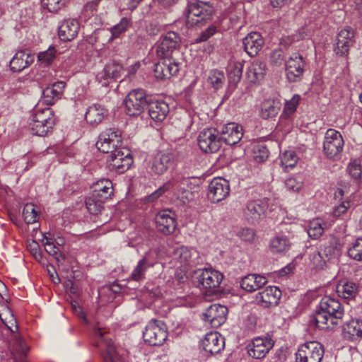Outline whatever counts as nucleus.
I'll return each mask as SVG.
<instances>
[{
  "mask_svg": "<svg viewBox=\"0 0 362 362\" xmlns=\"http://www.w3.org/2000/svg\"><path fill=\"white\" fill-rule=\"evenodd\" d=\"M344 317L340 303L334 298L325 297L320 301L311 322L321 329H333L341 323Z\"/></svg>",
  "mask_w": 362,
  "mask_h": 362,
  "instance_id": "nucleus-1",
  "label": "nucleus"
},
{
  "mask_svg": "<svg viewBox=\"0 0 362 362\" xmlns=\"http://www.w3.org/2000/svg\"><path fill=\"white\" fill-rule=\"evenodd\" d=\"M54 125V115L51 109L48 107L36 110L29 124L31 133L40 136L46 135Z\"/></svg>",
  "mask_w": 362,
  "mask_h": 362,
  "instance_id": "nucleus-2",
  "label": "nucleus"
},
{
  "mask_svg": "<svg viewBox=\"0 0 362 362\" xmlns=\"http://www.w3.org/2000/svg\"><path fill=\"white\" fill-rule=\"evenodd\" d=\"M149 97L142 89L130 92L124 100L125 112L129 116H138L147 108Z\"/></svg>",
  "mask_w": 362,
  "mask_h": 362,
  "instance_id": "nucleus-3",
  "label": "nucleus"
},
{
  "mask_svg": "<svg viewBox=\"0 0 362 362\" xmlns=\"http://www.w3.org/2000/svg\"><path fill=\"white\" fill-rule=\"evenodd\" d=\"M168 337L166 325L160 320H151L143 333L146 343L151 346H160Z\"/></svg>",
  "mask_w": 362,
  "mask_h": 362,
  "instance_id": "nucleus-4",
  "label": "nucleus"
},
{
  "mask_svg": "<svg viewBox=\"0 0 362 362\" xmlns=\"http://www.w3.org/2000/svg\"><path fill=\"white\" fill-rule=\"evenodd\" d=\"M180 37L175 32L168 33L157 47L158 57L178 59L180 54Z\"/></svg>",
  "mask_w": 362,
  "mask_h": 362,
  "instance_id": "nucleus-5",
  "label": "nucleus"
},
{
  "mask_svg": "<svg viewBox=\"0 0 362 362\" xmlns=\"http://www.w3.org/2000/svg\"><path fill=\"white\" fill-rule=\"evenodd\" d=\"M324 355L322 345L315 341L301 345L296 354V362H320Z\"/></svg>",
  "mask_w": 362,
  "mask_h": 362,
  "instance_id": "nucleus-6",
  "label": "nucleus"
},
{
  "mask_svg": "<svg viewBox=\"0 0 362 362\" xmlns=\"http://www.w3.org/2000/svg\"><path fill=\"white\" fill-rule=\"evenodd\" d=\"M223 278L221 273L211 268L196 271L194 275L199 284L209 293H213L219 286Z\"/></svg>",
  "mask_w": 362,
  "mask_h": 362,
  "instance_id": "nucleus-7",
  "label": "nucleus"
},
{
  "mask_svg": "<svg viewBox=\"0 0 362 362\" xmlns=\"http://www.w3.org/2000/svg\"><path fill=\"white\" fill-rule=\"evenodd\" d=\"M121 133L119 130L109 129L102 132L96 142L97 148L103 153H114L121 144Z\"/></svg>",
  "mask_w": 362,
  "mask_h": 362,
  "instance_id": "nucleus-8",
  "label": "nucleus"
},
{
  "mask_svg": "<svg viewBox=\"0 0 362 362\" xmlns=\"http://www.w3.org/2000/svg\"><path fill=\"white\" fill-rule=\"evenodd\" d=\"M198 144L201 150L205 153H214L221 146V138L216 129H206L200 132L198 136Z\"/></svg>",
  "mask_w": 362,
  "mask_h": 362,
  "instance_id": "nucleus-9",
  "label": "nucleus"
},
{
  "mask_svg": "<svg viewBox=\"0 0 362 362\" xmlns=\"http://www.w3.org/2000/svg\"><path fill=\"white\" fill-rule=\"evenodd\" d=\"M107 168L111 171L123 173L133 163V158L129 150L118 149L112 153L107 159Z\"/></svg>",
  "mask_w": 362,
  "mask_h": 362,
  "instance_id": "nucleus-10",
  "label": "nucleus"
},
{
  "mask_svg": "<svg viewBox=\"0 0 362 362\" xmlns=\"http://www.w3.org/2000/svg\"><path fill=\"white\" fill-rule=\"evenodd\" d=\"M344 139L341 134L333 129L325 133L323 148L325 153L330 158H334L343 150Z\"/></svg>",
  "mask_w": 362,
  "mask_h": 362,
  "instance_id": "nucleus-11",
  "label": "nucleus"
},
{
  "mask_svg": "<svg viewBox=\"0 0 362 362\" xmlns=\"http://www.w3.org/2000/svg\"><path fill=\"white\" fill-rule=\"evenodd\" d=\"M154 65L155 77L158 80H166L175 76L179 71L178 59L159 57Z\"/></svg>",
  "mask_w": 362,
  "mask_h": 362,
  "instance_id": "nucleus-12",
  "label": "nucleus"
},
{
  "mask_svg": "<svg viewBox=\"0 0 362 362\" xmlns=\"http://www.w3.org/2000/svg\"><path fill=\"white\" fill-rule=\"evenodd\" d=\"M214 9L205 1H193L188 4L187 18L192 23H197L209 18L213 13Z\"/></svg>",
  "mask_w": 362,
  "mask_h": 362,
  "instance_id": "nucleus-13",
  "label": "nucleus"
},
{
  "mask_svg": "<svg viewBox=\"0 0 362 362\" xmlns=\"http://www.w3.org/2000/svg\"><path fill=\"white\" fill-rule=\"evenodd\" d=\"M305 62L301 55L293 54L286 62V74L290 82H296L301 79L304 72Z\"/></svg>",
  "mask_w": 362,
  "mask_h": 362,
  "instance_id": "nucleus-14",
  "label": "nucleus"
},
{
  "mask_svg": "<svg viewBox=\"0 0 362 362\" xmlns=\"http://www.w3.org/2000/svg\"><path fill=\"white\" fill-rule=\"evenodd\" d=\"M230 193V186L228 180L216 177L209 185L208 197L212 202H219L226 199Z\"/></svg>",
  "mask_w": 362,
  "mask_h": 362,
  "instance_id": "nucleus-15",
  "label": "nucleus"
},
{
  "mask_svg": "<svg viewBox=\"0 0 362 362\" xmlns=\"http://www.w3.org/2000/svg\"><path fill=\"white\" fill-rule=\"evenodd\" d=\"M228 309L220 304L210 305L203 313V320L209 322L213 327H218L226 320Z\"/></svg>",
  "mask_w": 362,
  "mask_h": 362,
  "instance_id": "nucleus-16",
  "label": "nucleus"
},
{
  "mask_svg": "<svg viewBox=\"0 0 362 362\" xmlns=\"http://www.w3.org/2000/svg\"><path fill=\"white\" fill-rule=\"evenodd\" d=\"M225 346L224 338L217 332H211L206 334L202 341L203 351L206 355L219 353Z\"/></svg>",
  "mask_w": 362,
  "mask_h": 362,
  "instance_id": "nucleus-17",
  "label": "nucleus"
},
{
  "mask_svg": "<svg viewBox=\"0 0 362 362\" xmlns=\"http://www.w3.org/2000/svg\"><path fill=\"white\" fill-rule=\"evenodd\" d=\"M266 209L267 205L262 200L251 201L244 209V217L252 224L257 223L264 216Z\"/></svg>",
  "mask_w": 362,
  "mask_h": 362,
  "instance_id": "nucleus-18",
  "label": "nucleus"
},
{
  "mask_svg": "<svg viewBox=\"0 0 362 362\" xmlns=\"http://www.w3.org/2000/svg\"><path fill=\"white\" fill-rule=\"evenodd\" d=\"M354 31L351 27L341 30L337 35L335 52L340 56L346 55L354 43Z\"/></svg>",
  "mask_w": 362,
  "mask_h": 362,
  "instance_id": "nucleus-19",
  "label": "nucleus"
},
{
  "mask_svg": "<svg viewBox=\"0 0 362 362\" xmlns=\"http://www.w3.org/2000/svg\"><path fill=\"white\" fill-rule=\"evenodd\" d=\"M274 342L271 339L257 337L248 345V354L255 358H262L273 347Z\"/></svg>",
  "mask_w": 362,
  "mask_h": 362,
  "instance_id": "nucleus-20",
  "label": "nucleus"
},
{
  "mask_svg": "<svg viewBox=\"0 0 362 362\" xmlns=\"http://www.w3.org/2000/svg\"><path fill=\"white\" fill-rule=\"evenodd\" d=\"M243 136V128L235 122H230L223 127L221 135V141H224L228 145H235L238 143Z\"/></svg>",
  "mask_w": 362,
  "mask_h": 362,
  "instance_id": "nucleus-21",
  "label": "nucleus"
},
{
  "mask_svg": "<svg viewBox=\"0 0 362 362\" xmlns=\"http://www.w3.org/2000/svg\"><path fill=\"white\" fill-rule=\"evenodd\" d=\"M281 292L276 286H268L258 293L256 299L258 303L266 308L277 305L281 298Z\"/></svg>",
  "mask_w": 362,
  "mask_h": 362,
  "instance_id": "nucleus-22",
  "label": "nucleus"
},
{
  "mask_svg": "<svg viewBox=\"0 0 362 362\" xmlns=\"http://www.w3.org/2000/svg\"><path fill=\"white\" fill-rule=\"evenodd\" d=\"M122 71V66L119 64L115 62L107 64L103 71L97 75V80L103 86H107L109 84L108 80H117L120 78Z\"/></svg>",
  "mask_w": 362,
  "mask_h": 362,
  "instance_id": "nucleus-23",
  "label": "nucleus"
},
{
  "mask_svg": "<svg viewBox=\"0 0 362 362\" xmlns=\"http://www.w3.org/2000/svg\"><path fill=\"white\" fill-rule=\"evenodd\" d=\"M264 40L259 33L252 32L243 40L245 51L250 57L256 56L264 45Z\"/></svg>",
  "mask_w": 362,
  "mask_h": 362,
  "instance_id": "nucleus-24",
  "label": "nucleus"
},
{
  "mask_svg": "<svg viewBox=\"0 0 362 362\" xmlns=\"http://www.w3.org/2000/svg\"><path fill=\"white\" fill-rule=\"evenodd\" d=\"M28 349L21 336L14 335L10 344V351L14 362H26L25 357Z\"/></svg>",
  "mask_w": 362,
  "mask_h": 362,
  "instance_id": "nucleus-25",
  "label": "nucleus"
},
{
  "mask_svg": "<svg viewBox=\"0 0 362 362\" xmlns=\"http://www.w3.org/2000/svg\"><path fill=\"white\" fill-rule=\"evenodd\" d=\"M157 229L165 235L174 232L176 228L175 220L166 211L159 212L155 218Z\"/></svg>",
  "mask_w": 362,
  "mask_h": 362,
  "instance_id": "nucleus-26",
  "label": "nucleus"
},
{
  "mask_svg": "<svg viewBox=\"0 0 362 362\" xmlns=\"http://www.w3.org/2000/svg\"><path fill=\"white\" fill-rule=\"evenodd\" d=\"M95 334L100 339V343L104 344L106 348V355L104 356L105 362H122L120 356L118 355L115 346H113L112 341L110 339H107L104 337V332L100 329H96ZM97 346L99 345L98 342Z\"/></svg>",
  "mask_w": 362,
  "mask_h": 362,
  "instance_id": "nucleus-27",
  "label": "nucleus"
},
{
  "mask_svg": "<svg viewBox=\"0 0 362 362\" xmlns=\"http://www.w3.org/2000/svg\"><path fill=\"white\" fill-rule=\"evenodd\" d=\"M78 30L79 23L76 20H66L59 28V37L64 41L71 40L77 35Z\"/></svg>",
  "mask_w": 362,
  "mask_h": 362,
  "instance_id": "nucleus-28",
  "label": "nucleus"
},
{
  "mask_svg": "<svg viewBox=\"0 0 362 362\" xmlns=\"http://www.w3.org/2000/svg\"><path fill=\"white\" fill-rule=\"evenodd\" d=\"M148 115L156 122L163 120L169 112L168 105L163 101H148Z\"/></svg>",
  "mask_w": 362,
  "mask_h": 362,
  "instance_id": "nucleus-29",
  "label": "nucleus"
},
{
  "mask_svg": "<svg viewBox=\"0 0 362 362\" xmlns=\"http://www.w3.org/2000/svg\"><path fill=\"white\" fill-rule=\"evenodd\" d=\"M267 283L265 276L259 274H251L242 279L240 286L243 289L252 292L261 288Z\"/></svg>",
  "mask_w": 362,
  "mask_h": 362,
  "instance_id": "nucleus-30",
  "label": "nucleus"
},
{
  "mask_svg": "<svg viewBox=\"0 0 362 362\" xmlns=\"http://www.w3.org/2000/svg\"><path fill=\"white\" fill-rule=\"evenodd\" d=\"M64 88L65 83L58 81L45 88L42 92L44 103L47 105L54 104L61 98Z\"/></svg>",
  "mask_w": 362,
  "mask_h": 362,
  "instance_id": "nucleus-31",
  "label": "nucleus"
},
{
  "mask_svg": "<svg viewBox=\"0 0 362 362\" xmlns=\"http://www.w3.org/2000/svg\"><path fill=\"white\" fill-rule=\"evenodd\" d=\"M34 61V57L25 51L16 52L10 62V67L13 71H21L30 66Z\"/></svg>",
  "mask_w": 362,
  "mask_h": 362,
  "instance_id": "nucleus-32",
  "label": "nucleus"
},
{
  "mask_svg": "<svg viewBox=\"0 0 362 362\" xmlns=\"http://www.w3.org/2000/svg\"><path fill=\"white\" fill-rule=\"evenodd\" d=\"M174 155L172 153H163L157 155L152 165V170L157 175L163 174L174 162Z\"/></svg>",
  "mask_w": 362,
  "mask_h": 362,
  "instance_id": "nucleus-33",
  "label": "nucleus"
},
{
  "mask_svg": "<svg viewBox=\"0 0 362 362\" xmlns=\"http://www.w3.org/2000/svg\"><path fill=\"white\" fill-rule=\"evenodd\" d=\"M92 194L106 201L113 194L112 183L109 180H100L93 185Z\"/></svg>",
  "mask_w": 362,
  "mask_h": 362,
  "instance_id": "nucleus-34",
  "label": "nucleus"
},
{
  "mask_svg": "<svg viewBox=\"0 0 362 362\" xmlns=\"http://www.w3.org/2000/svg\"><path fill=\"white\" fill-rule=\"evenodd\" d=\"M107 111L103 106L98 104L93 105L87 110L86 120L91 125H95L103 121L107 115Z\"/></svg>",
  "mask_w": 362,
  "mask_h": 362,
  "instance_id": "nucleus-35",
  "label": "nucleus"
},
{
  "mask_svg": "<svg viewBox=\"0 0 362 362\" xmlns=\"http://www.w3.org/2000/svg\"><path fill=\"white\" fill-rule=\"evenodd\" d=\"M341 245L338 239L335 237H330L328 242L321 246L320 251L325 257V260H330L337 257L340 254Z\"/></svg>",
  "mask_w": 362,
  "mask_h": 362,
  "instance_id": "nucleus-36",
  "label": "nucleus"
},
{
  "mask_svg": "<svg viewBox=\"0 0 362 362\" xmlns=\"http://www.w3.org/2000/svg\"><path fill=\"white\" fill-rule=\"evenodd\" d=\"M281 107V104L278 99L264 100L261 105V116L267 119L276 116Z\"/></svg>",
  "mask_w": 362,
  "mask_h": 362,
  "instance_id": "nucleus-37",
  "label": "nucleus"
},
{
  "mask_svg": "<svg viewBox=\"0 0 362 362\" xmlns=\"http://www.w3.org/2000/svg\"><path fill=\"white\" fill-rule=\"evenodd\" d=\"M342 330L344 333L348 334L350 337H362V321L359 320H348L346 317L345 321L341 323Z\"/></svg>",
  "mask_w": 362,
  "mask_h": 362,
  "instance_id": "nucleus-38",
  "label": "nucleus"
},
{
  "mask_svg": "<svg viewBox=\"0 0 362 362\" xmlns=\"http://www.w3.org/2000/svg\"><path fill=\"white\" fill-rule=\"evenodd\" d=\"M266 72V64L263 62L255 61L249 67L246 75L251 83L263 78Z\"/></svg>",
  "mask_w": 362,
  "mask_h": 362,
  "instance_id": "nucleus-39",
  "label": "nucleus"
},
{
  "mask_svg": "<svg viewBox=\"0 0 362 362\" xmlns=\"http://www.w3.org/2000/svg\"><path fill=\"white\" fill-rule=\"evenodd\" d=\"M327 223L319 219H314L309 223L308 233L313 239H318L327 228Z\"/></svg>",
  "mask_w": 362,
  "mask_h": 362,
  "instance_id": "nucleus-40",
  "label": "nucleus"
},
{
  "mask_svg": "<svg viewBox=\"0 0 362 362\" xmlns=\"http://www.w3.org/2000/svg\"><path fill=\"white\" fill-rule=\"evenodd\" d=\"M337 292L339 296L344 298L349 299L354 298L357 292V286L353 282H345L339 284L337 286Z\"/></svg>",
  "mask_w": 362,
  "mask_h": 362,
  "instance_id": "nucleus-41",
  "label": "nucleus"
},
{
  "mask_svg": "<svg viewBox=\"0 0 362 362\" xmlns=\"http://www.w3.org/2000/svg\"><path fill=\"white\" fill-rule=\"evenodd\" d=\"M243 65L241 62H233L228 66V76L230 83L236 85L242 77Z\"/></svg>",
  "mask_w": 362,
  "mask_h": 362,
  "instance_id": "nucleus-42",
  "label": "nucleus"
},
{
  "mask_svg": "<svg viewBox=\"0 0 362 362\" xmlns=\"http://www.w3.org/2000/svg\"><path fill=\"white\" fill-rule=\"evenodd\" d=\"M290 242L286 237L277 236L273 238L270 243V248L273 252L281 253L288 250Z\"/></svg>",
  "mask_w": 362,
  "mask_h": 362,
  "instance_id": "nucleus-43",
  "label": "nucleus"
},
{
  "mask_svg": "<svg viewBox=\"0 0 362 362\" xmlns=\"http://www.w3.org/2000/svg\"><path fill=\"white\" fill-rule=\"evenodd\" d=\"M196 255L195 250H192L187 247L182 246L175 250V256L181 263L189 264L192 262L193 257Z\"/></svg>",
  "mask_w": 362,
  "mask_h": 362,
  "instance_id": "nucleus-44",
  "label": "nucleus"
},
{
  "mask_svg": "<svg viewBox=\"0 0 362 362\" xmlns=\"http://www.w3.org/2000/svg\"><path fill=\"white\" fill-rule=\"evenodd\" d=\"M0 319L2 322L12 332H14L15 330L18 329V326L16 324V320L11 313V310L8 308H2V310H0Z\"/></svg>",
  "mask_w": 362,
  "mask_h": 362,
  "instance_id": "nucleus-45",
  "label": "nucleus"
},
{
  "mask_svg": "<svg viewBox=\"0 0 362 362\" xmlns=\"http://www.w3.org/2000/svg\"><path fill=\"white\" fill-rule=\"evenodd\" d=\"M105 201L99 197H96L93 194L86 199V205L88 211L93 214H98L103 209V204Z\"/></svg>",
  "mask_w": 362,
  "mask_h": 362,
  "instance_id": "nucleus-46",
  "label": "nucleus"
},
{
  "mask_svg": "<svg viewBox=\"0 0 362 362\" xmlns=\"http://www.w3.org/2000/svg\"><path fill=\"white\" fill-rule=\"evenodd\" d=\"M208 82L215 89L222 87L225 82V76L223 71L218 70L211 71L207 78Z\"/></svg>",
  "mask_w": 362,
  "mask_h": 362,
  "instance_id": "nucleus-47",
  "label": "nucleus"
},
{
  "mask_svg": "<svg viewBox=\"0 0 362 362\" xmlns=\"http://www.w3.org/2000/svg\"><path fill=\"white\" fill-rule=\"evenodd\" d=\"M148 267V260L146 257L141 259L137 266L132 272L130 278L134 281H140L144 278L145 272Z\"/></svg>",
  "mask_w": 362,
  "mask_h": 362,
  "instance_id": "nucleus-48",
  "label": "nucleus"
},
{
  "mask_svg": "<svg viewBox=\"0 0 362 362\" xmlns=\"http://www.w3.org/2000/svg\"><path fill=\"white\" fill-rule=\"evenodd\" d=\"M23 216L28 224H31L37 221V212L32 204H27L23 208Z\"/></svg>",
  "mask_w": 362,
  "mask_h": 362,
  "instance_id": "nucleus-49",
  "label": "nucleus"
},
{
  "mask_svg": "<svg viewBox=\"0 0 362 362\" xmlns=\"http://www.w3.org/2000/svg\"><path fill=\"white\" fill-rule=\"evenodd\" d=\"M269 157V151L263 144H258L253 148V158L257 163L264 162Z\"/></svg>",
  "mask_w": 362,
  "mask_h": 362,
  "instance_id": "nucleus-50",
  "label": "nucleus"
},
{
  "mask_svg": "<svg viewBox=\"0 0 362 362\" xmlns=\"http://www.w3.org/2000/svg\"><path fill=\"white\" fill-rule=\"evenodd\" d=\"M349 256L357 261L362 260V238H358L348 251Z\"/></svg>",
  "mask_w": 362,
  "mask_h": 362,
  "instance_id": "nucleus-51",
  "label": "nucleus"
},
{
  "mask_svg": "<svg viewBox=\"0 0 362 362\" xmlns=\"http://www.w3.org/2000/svg\"><path fill=\"white\" fill-rule=\"evenodd\" d=\"M44 245L46 252L51 255L55 256V259L58 263H60L62 260L65 259V255L62 253H58L59 249L53 244V243H51L47 240V241L44 243Z\"/></svg>",
  "mask_w": 362,
  "mask_h": 362,
  "instance_id": "nucleus-52",
  "label": "nucleus"
},
{
  "mask_svg": "<svg viewBox=\"0 0 362 362\" xmlns=\"http://www.w3.org/2000/svg\"><path fill=\"white\" fill-rule=\"evenodd\" d=\"M300 100V96L298 94L294 95L290 100L286 101L284 107V113L288 116L293 113L296 111Z\"/></svg>",
  "mask_w": 362,
  "mask_h": 362,
  "instance_id": "nucleus-53",
  "label": "nucleus"
},
{
  "mask_svg": "<svg viewBox=\"0 0 362 362\" xmlns=\"http://www.w3.org/2000/svg\"><path fill=\"white\" fill-rule=\"evenodd\" d=\"M173 185H174V183H173V180H169V181L166 182L163 186L159 187L156 192H154L153 194H151L148 197V202H153L155 199H158L163 194H164L165 192H167L171 187H173Z\"/></svg>",
  "mask_w": 362,
  "mask_h": 362,
  "instance_id": "nucleus-54",
  "label": "nucleus"
},
{
  "mask_svg": "<svg viewBox=\"0 0 362 362\" xmlns=\"http://www.w3.org/2000/svg\"><path fill=\"white\" fill-rule=\"evenodd\" d=\"M237 235L244 241L252 242L255 237V232L250 228H241L237 232Z\"/></svg>",
  "mask_w": 362,
  "mask_h": 362,
  "instance_id": "nucleus-55",
  "label": "nucleus"
},
{
  "mask_svg": "<svg viewBox=\"0 0 362 362\" xmlns=\"http://www.w3.org/2000/svg\"><path fill=\"white\" fill-rule=\"evenodd\" d=\"M281 159L282 165L286 167H293L297 162V156L293 151H286Z\"/></svg>",
  "mask_w": 362,
  "mask_h": 362,
  "instance_id": "nucleus-56",
  "label": "nucleus"
},
{
  "mask_svg": "<svg viewBox=\"0 0 362 362\" xmlns=\"http://www.w3.org/2000/svg\"><path fill=\"white\" fill-rule=\"evenodd\" d=\"M129 21L127 18H123L121 21L112 28V34L114 37H117L124 32L129 26Z\"/></svg>",
  "mask_w": 362,
  "mask_h": 362,
  "instance_id": "nucleus-57",
  "label": "nucleus"
},
{
  "mask_svg": "<svg viewBox=\"0 0 362 362\" xmlns=\"http://www.w3.org/2000/svg\"><path fill=\"white\" fill-rule=\"evenodd\" d=\"M326 258L323 255L322 252L320 250L315 252L311 258V261L313 265L317 269H323L328 260H325Z\"/></svg>",
  "mask_w": 362,
  "mask_h": 362,
  "instance_id": "nucleus-58",
  "label": "nucleus"
},
{
  "mask_svg": "<svg viewBox=\"0 0 362 362\" xmlns=\"http://www.w3.org/2000/svg\"><path fill=\"white\" fill-rule=\"evenodd\" d=\"M37 57L39 61L48 64L55 57V49L53 47H49L47 50L40 52Z\"/></svg>",
  "mask_w": 362,
  "mask_h": 362,
  "instance_id": "nucleus-59",
  "label": "nucleus"
},
{
  "mask_svg": "<svg viewBox=\"0 0 362 362\" xmlns=\"http://www.w3.org/2000/svg\"><path fill=\"white\" fill-rule=\"evenodd\" d=\"M272 64L276 66H280L284 61V52L281 49H274L270 55Z\"/></svg>",
  "mask_w": 362,
  "mask_h": 362,
  "instance_id": "nucleus-60",
  "label": "nucleus"
},
{
  "mask_svg": "<svg viewBox=\"0 0 362 362\" xmlns=\"http://www.w3.org/2000/svg\"><path fill=\"white\" fill-rule=\"evenodd\" d=\"M217 31V28L214 25H211L205 30L202 31L197 42H204L207 40L210 37L213 36Z\"/></svg>",
  "mask_w": 362,
  "mask_h": 362,
  "instance_id": "nucleus-61",
  "label": "nucleus"
},
{
  "mask_svg": "<svg viewBox=\"0 0 362 362\" xmlns=\"http://www.w3.org/2000/svg\"><path fill=\"white\" fill-rule=\"evenodd\" d=\"M28 249L36 260L40 261L42 259V255L40 250V245L37 242L33 241L29 243L28 245Z\"/></svg>",
  "mask_w": 362,
  "mask_h": 362,
  "instance_id": "nucleus-62",
  "label": "nucleus"
},
{
  "mask_svg": "<svg viewBox=\"0 0 362 362\" xmlns=\"http://www.w3.org/2000/svg\"><path fill=\"white\" fill-rule=\"evenodd\" d=\"M285 185L288 190L292 192H298L302 187V183L293 177L287 179Z\"/></svg>",
  "mask_w": 362,
  "mask_h": 362,
  "instance_id": "nucleus-63",
  "label": "nucleus"
},
{
  "mask_svg": "<svg viewBox=\"0 0 362 362\" xmlns=\"http://www.w3.org/2000/svg\"><path fill=\"white\" fill-rule=\"evenodd\" d=\"M42 6L44 9L46 8L51 13H56L61 8L62 4H60V1H48L46 4H43Z\"/></svg>",
  "mask_w": 362,
  "mask_h": 362,
  "instance_id": "nucleus-64",
  "label": "nucleus"
}]
</instances>
